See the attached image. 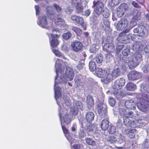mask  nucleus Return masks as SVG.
<instances>
[{
    "label": "nucleus",
    "instance_id": "f257e3e1",
    "mask_svg": "<svg viewBox=\"0 0 149 149\" xmlns=\"http://www.w3.org/2000/svg\"><path fill=\"white\" fill-rule=\"evenodd\" d=\"M133 26H130L127 20L125 18L122 19L118 22L117 24V29L119 30H122L125 29L122 32V34L123 33H128L129 32L130 29H131Z\"/></svg>",
    "mask_w": 149,
    "mask_h": 149
},
{
    "label": "nucleus",
    "instance_id": "f03ea898",
    "mask_svg": "<svg viewBox=\"0 0 149 149\" xmlns=\"http://www.w3.org/2000/svg\"><path fill=\"white\" fill-rule=\"evenodd\" d=\"M96 109L99 115L102 118L107 117V111L106 105L103 102H99L96 105Z\"/></svg>",
    "mask_w": 149,
    "mask_h": 149
},
{
    "label": "nucleus",
    "instance_id": "7ed1b4c3",
    "mask_svg": "<svg viewBox=\"0 0 149 149\" xmlns=\"http://www.w3.org/2000/svg\"><path fill=\"white\" fill-rule=\"evenodd\" d=\"M122 59L125 63H128V65L130 69H133L136 67V62H134V56L133 53L130 54L129 55L126 57H122Z\"/></svg>",
    "mask_w": 149,
    "mask_h": 149
},
{
    "label": "nucleus",
    "instance_id": "20e7f679",
    "mask_svg": "<svg viewBox=\"0 0 149 149\" xmlns=\"http://www.w3.org/2000/svg\"><path fill=\"white\" fill-rule=\"evenodd\" d=\"M134 33H138V36L140 37H144L147 34V30L146 27L143 25H140L137 28L133 29Z\"/></svg>",
    "mask_w": 149,
    "mask_h": 149
},
{
    "label": "nucleus",
    "instance_id": "39448f33",
    "mask_svg": "<svg viewBox=\"0 0 149 149\" xmlns=\"http://www.w3.org/2000/svg\"><path fill=\"white\" fill-rule=\"evenodd\" d=\"M72 50L75 52H81L83 50V45L80 42L75 40L72 42L71 44Z\"/></svg>",
    "mask_w": 149,
    "mask_h": 149
},
{
    "label": "nucleus",
    "instance_id": "423d86ee",
    "mask_svg": "<svg viewBox=\"0 0 149 149\" xmlns=\"http://www.w3.org/2000/svg\"><path fill=\"white\" fill-rule=\"evenodd\" d=\"M93 6L95 12L99 15L102 13L104 5L103 3L98 1L96 2H93Z\"/></svg>",
    "mask_w": 149,
    "mask_h": 149
},
{
    "label": "nucleus",
    "instance_id": "0eeeda50",
    "mask_svg": "<svg viewBox=\"0 0 149 149\" xmlns=\"http://www.w3.org/2000/svg\"><path fill=\"white\" fill-rule=\"evenodd\" d=\"M125 82V80L123 78H118L115 81L113 88L116 90H120L124 86Z\"/></svg>",
    "mask_w": 149,
    "mask_h": 149
},
{
    "label": "nucleus",
    "instance_id": "6e6552de",
    "mask_svg": "<svg viewBox=\"0 0 149 149\" xmlns=\"http://www.w3.org/2000/svg\"><path fill=\"white\" fill-rule=\"evenodd\" d=\"M60 36L56 34H51V37L49 38L51 45L53 47H56L58 45L59 42L58 39Z\"/></svg>",
    "mask_w": 149,
    "mask_h": 149
},
{
    "label": "nucleus",
    "instance_id": "1a4fd4ad",
    "mask_svg": "<svg viewBox=\"0 0 149 149\" xmlns=\"http://www.w3.org/2000/svg\"><path fill=\"white\" fill-rule=\"evenodd\" d=\"M136 131V130L134 128H123L122 131L123 134H129V137L130 139H133L135 137Z\"/></svg>",
    "mask_w": 149,
    "mask_h": 149
},
{
    "label": "nucleus",
    "instance_id": "9d476101",
    "mask_svg": "<svg viewBox=\"0 0 149 149\" xmlns=\"http://www.w3.org/2000/svg\"><path fill=\"white\" fill-rule=\"evenodd\" d=\"M127 76L129 79L132 81L138 79L141 77L140 74L134 70L130 71Z\"/></svg>",
    "mask_w": 149,
    "mask_h": 149
},
{
    "label": "nucleus",
    "instance_id": "9b49d317",
    "mask_svg": "<svg viewBox=\"0 0 149 149\" xmlns=\"http://www.w3.org/2000/svg\"><path fill=\"white\" fill-rule=\"evenodd\" d=\"M128 8L126 3L121 4L118 7L117 12V15L118 17H120L123 16L124 14V11L126 10Z\"/></svg>",
    "mask_w": 149,
    "mask_h": 149
},
{
    "label": "nucleus",
    "instance_id": "f8f14e48",
    "mask_svg": "<svg viewBox=\"0 0 149 149\" xmlns=\"http://www.w3.org/2000/svg\"><path fill=\"white\" fill-rule=\"evenodd\" d=\"M54 22L56 25L64 29L68 27L69 25L66 24L65 21L61 18L58 17L55 19Z\"/></svg>",
    "mask_w": 149,
    "mask_h": 149
},
{
    "label": "nucleus",
    "instance_id": "ddd939ff",
    "mask_svg": "<svg viewBox=\"0 0 149 149\" xmlns=\"http://www.w3.org/2000/svg\"><path fill=\"white\" fill-rule=\"evenodd\" d=\"M46 9L48 16L52 19H54L56 16V13L52 7L50 6H47Z\"/></svg>",
    "mask_w": 149,
    "mask_h": 149
},
{
    "label": "nucleus",
    "instance_id": "4468645a",
    "mask_svg": "<svg viewBox=\"0 0 149 149\" xmlns=\"http://www.w3.org/2000/svg\"><path fill=\"white\" fill-rule=\"evenodd\" d=\"M103 48L104 51L108 52H113L115 50V47L112 43H107L104 44Z\"/></svg>",
    "mask_w": 149,
    "mask_h": 149
},
{
    "label": "nucleus",
    "instance_id": "2eb2a0df",
    "mask_svg": "<svg viewBox=\"0 0 149 149\" xmlns=\"http://www.w3.org/2000/svg\"><path fill=\"white\" fill-rule=\"evenodd\" d=\"M66 79L67 81H71L73 78L74 74L72 69L68 68L65 71Z\"/></svg>",
    "mask_w": 149,
    "mask_h": 149
},
{
    "label": "nucleus",
    "instance_id": "dca6fc26",
    "mask_svg": "<svg viewBox=\"0 0 149 149\" xmlns=\"http://www.w3.org/2000/svg\"><path fill=\"white\" fill-rule=\"evenodd\" d=\"M47 18L46 15H43L40 20L37 22L38 25L43 28L47 27L48 24Z\"/></svg>",
    "mask_w": 149,
    "mask_h": 149
},
{
    "label": "nucleus",
    "instance_id": "f3484780",
    "mask_svg": "<svg viewBox=\"0 0 149 149\" xmlns=\"http://www.w3.org/2000/svg\"><path fill=\"white\" fill-rule=\"evenodd\" d=\"M71 19L76 25H79L84 20L82 17L75 15H72L71 17Z\"/></svg>",
    "mask_w": 149,
    "mask_h": 149
},
{
    "label": "nucleus",
    "instance_id": "a211bd4d",
    "mask_svg": "<svg viewBox=\"0 0 149 149\" xmlns=\"http://www.w3.org/2000/svg\"><path fill=\"white\" fill-rule=\"evenodd\" d=\"M125 105L128 109H134L136 108L135 103L131 100L126 101L125 102Z\"/></svg>",
    "mask_w": 149,
    "mask_h": 149
},
{
    "label": "nucleus",
    "instance_id": "6ab92c4d",
    "mask_svg": "<svg viewBox=\"0 0 149 149\" xmlns=\"http://www.w3.org/2000/svg\"><path fill=\"white\" fill-rule=\"evenodd\" d=\"M107 71L102 69L101 68H97L96 69V73L97 76L100 78H103L106 74Z\"/></svg>",
    "mask_w": 149,
    "mask_h": 149
},
{
    "label": "nucleus",
    "instance_id": "aec40b11",
    "mask_svg": "<svg viewBox=\"0 0 149 149\" xmlns=\"http://www.w3.org/2000/svg\"><path fill=\"white\" fill-rule=\"evenodd\" d=\"M86 103L88 107L90 109L93 107L94 105V100L92 96L88 95L87 97Z\"/></svg>",
    "mask_w": 149,
    "mask_h": 149
},
{
    "label": "nucleus",
    "instance_id": "412c9836",
    "mask_svg": "<svg viewBox=\"0 0 149 149\" xmlns=\"http://www.w3.org/2000/svg\"><path fill=\"white\" fill-rule=\"evenodd\" d=\"M95 115L92 112H88L86 115L85 118L87 122L91 123L94 119Z\"/></svg>",
    "mask_w": 149,
    "mask_h": 149
},
{
    "label": "nucleus",
    "instance_id": "4be33fe9",
    "mask_svg": "<svg viewBox=\"0 0 149 149\" xmlns=\"http://www.w3.org/2000/svg\"><path fill=\"white\" fill-rule=\"evenodd\" d=\"M109 124L108 120L107 119L103 120L101 124V129L104 130H107L109 127Z\"/></svg>",
    "mask_w": 149,
    "mask_h": 149
},
{
    "label": "nucleus",
    "instance_id": "5701e85b",
    "mask_svg": "<svg viewBox=\"0 0 149 149\" xmlns=\"http://www.w3.org/2000/svg\"><path fill=\"white\" fill-rule=\"evenodd\" d=\"M75 10L78 14L82 13L84 10V7L82 2L76 5L75 6Z\"/></svg>",
    "mask_w": 149,
    "mask_h": 149
},
{
    "label": "nucleus",
    "instance_id": "b1692460",
    "mask_svg": "<svg viewBox=\"0 0 149 149\" xmlns=\"http://www.w3.org/2000/svg\"><path fill=\"white\" fill-rule=\"evenodd\" d=\"M120 114L121 116L128 118H131L133 116V113L131 111L127 112L125 111H123L120 112Z\"/></svg>",
    "mask_w": 149,
    "mask_h": 149
},
{
    "label": "nucleus",
    "instance_id": "393cba45",
    "mask_svg": "<svg viewBox=\"0 0 149 149\" xmlns=\"http://www.w3.org/2000/svg\"><path fill=\"white\" fill-rule=\"evenodd\" d=\"M113 93L114 96L118 99H122L125 95L123 92L119 91L118 90L114 91Z\"/></svg>",
    "mask_w": 149,
    "mask_h": 149
},
{
    "label": "nucleus",
    "instance_id": "a878e982",
    "mask_svg": "<svg viewBox=\"0 0 149 149\" xmlns=\"http://www.w3.org/2000/svg\"><path fill=\"white\" fill-rule=\"evenodd\" d=\"M71 29L76 33L77 36H80L82 33V30L77 27L72 26Z\"/></svg>",
    "mask_w": 149,
    "mask_h": 149
},
{
    "label": "nucleus",
    "instance_id": "bb28decb",
    "mask_svg": "<svg viewBox=\"0 0 149 149\" xmlns=\"http://www.w3.org/2000/svg\"><path fill=\"white\" fill-rule=\"evenodd\" d=\"M126 86L127 90L130 91H133L135 90L136 88V84L131 82L128 83L126 84Z\"/></svg>",
    "mask_w": 149,
    "mask_h": 149
},
{
    "label": "nucleus",
    "instance_id": "cd10ccee",
    "mask_svg": "<svg viewBox=\"0 0 149 149\" xmlns=\"http://www.w3.org/2000/svg\"><path fill=\"white\" fill-rule=\"evenodd\" d=\"M80 79H75V80L76 86V88L79 91L83 90L84 88L83 86L81 84L82 82H80Z\"/></svg>",
    "mask_w": 149,
    "mask_h": 149
},
{
    "label": "nucleus",
    "instance_id": "c85d7f7f",
    "mask_svg": "<svg viewBox=\"0 0 149 149\" xmlns=\"http://www.w3.org/2000/svg\"><path fill=\"white\" fill-rule=\"evenodd\" d=\"M142 57L141 55L138 52H136L134 54V62L136 61L137 63H136V66H137L140 63V59Z\"/></svg>",
    "mask_w": 149,
    "mask_h": 149
},
{
    "label": "nucleus",
    "instance_id": "c756f323",
    "mask_svg": "<svg viewBox=\"0 0 149 149\" xmlns=\"http://www.w3.org/2000/svg\"><path fill=\"white\" fill-rule=\"evenodd\" d=\"M113 77L111 73L107 72L106 74L105 77L104 78V80L107 81L108 82H110L113 79Z\"/></svg>",
    "mask_w": 149,
    "mask_h": 149
},
{
    "label": "nucleus",
    "instance_id": "7c9ffc66",
    "mask_svg": "<svg viewBox=\"0 0 149 149\" xmlns=\"http://www.w3.org/2000/svg\"><path fill=\"white\" fill-rule=\"evenodd\" d=\"M111 74L113 77L115 78L120 76V69L117 68L114 69L111 72Z\"/></svg>",
    "mask_w": 149,
    "mask_h": 149
},
{
    "label": "nucleus",
    "instance_id": "2f4dec72",
    "mask_svg": "<svg viewBox=\"0 0 149 149\" xmlns=\"http://www.w3.org/2000/svg\"><path fill=\"white\" fill-rule=\"evenodd\" d=\"M52 51L54 53L55 55L57 56L61 57L65 59H66V57H65L59 51L53 49H52Z\"/></svg>",
    "mask_w": 149,
    "mask_h": 149
},
{
    "label": "nucleus",
    "instance_id": "473e14b6",
    "mask_svg": "<svg viewBox=\"0 0 149 149\" xmlns=\"http://www.w3.org/2000/svg\"><path fill=\"white\" fill-rule=\"evenodd\" d=\"M122 54L123 55L122 57H127L130 54V49L127 47L124 48L122 51Z\"/></svg>",
    "mask_w": 149,
    "mask_h": 149
},
{
    "label": "nucleus",
    "instance_id": "72a5a7b5",
    "mask_svg": "<svg viewBox=\"0 0 149 149\" xmlns=\"http://www.w3.org/2000/svg\"><path fill=\"white\" fill-rule=\"evenodd\" d=\"M89 66L90 70L91 71H93L97 68L95 63L93 61H90L89 62Z\"/></svg>",
    "mask_w": 149,
    "mask_h": 149
},
{
    "label": "nucleus",
    "instance_id": "f704fd0d",
    "mask_svg": "<svg viewBox=\"0 0 149 149\" xmlns=\"http://www.w3.org/2000/svg\"><path fill=\"white\" fill-rule=\"evenodd\" d=\"M61 88L59 86L56 87L55 92L56 97L58 98L59 97H61Z\"/></svg>",
    "mask_w": 149,
    "mask_h": 149
},
{
    "label": "nucleus",
    "instance_id": "c9c22d12",
    "mask_svg": "<svg viewBox=\"0 0 149 149\" xmlns=\"http://www.w3.org/2000/svg\"><path fill=\"white\" fill-rule=\"evenodd\" d=\"M63 118L64 122L68 125H69L71 121L70 118L69 116V115L67 114H65L64 115L63 117Z\"/></svg>",
    "mask_w": 149,
    "mask_h": 149
},
{
    "label": "nucleus",
    "instance_id": "e433bc0d",
    "mask_svg": "<svg viewBox=\"0 0 149 149\" xmlns=\"http://www.w3.org/2000/svg\"><path fill=\"white\" fill-rule=\"evenodd\" d=\"M72 34L70 32H68L63 34L62 36V38L65 40H67L70 38L72 37Z\"/></svg>",
    "mask_w": 149,
    "mask_h": 149
},
{
    "label": "nucleus",
    "instance_id": "4c0bfd02",
    "mask_svg": "<svg viewBox=\"0 0 149 149\" xmlns=\"http://www.w3.org/2000/svg\"><path fill=\"white\" fill-rule=\"evenodd\" d=\"M103 59V56L100 54H97L95 57V60L97 63H101Z\"/></svg>",
    "mask_w": 149,
    "mask_h": 149
},
{
    "label": "nucleus",
    "instance_id": "58836bf2",
    "mask_svg": "<svg viewBox=\"0 0 149 149\" xmlns=\"http://www.w3.org/2000/svg\"><path fill=\"white\" fill-rule=\"evenodd\" d=\"M85 140L86 142L88 145L94 146L95 144V142L92 138H87Z\"/></svg>",
    "mask_w": 149,
    "mask_h": 149
},
{
    "label": "nucleus",
    "instance_id": "ea45409f",
    "mask_svg": "<svg viewBox=\"0 0 149 149\" xmlns=\"http://www.w3.org/2000/svg\"><path fill=\"white\" fill-rule=\"evenodd\" d=\"M122 33V32H121L119 34L120 37H121L122 39L123 38V40H128L130 39V35L129 34L128 35L126 34L127 33H123L121 34Z\"/></svg>",
    "mask_w": 149,
    "mask_h": 149
},
{
    "label": "nucleus",
    "instance_id": "a19ab883",
    "mask_svg": "<svg viewBox=\"0 0 149 149\" xmlns=\"http://www.w3.org/2000/svg\"><path fill=\"white\" fill-rule=\"evenodd\" d=\"M103 12L102 15L105 18H108L109 16L110 13L109 11L107 9H105L104 10H103Z\"/></svg>",
    "mask_w": 149,
    "mask_h": 149
},
{
    "label": "nucleus",
    "instance_id": "79ce46f5",
    "mask_svg": "<svg viewBox=\"0 0 149 149\" xmlns=\"http://www.w3.org/2000/svg\"><path fill=\"white\" fill-rule=\"evenodd\" d=\"M108 141L109 142L111 143H114L117 141V140L116 137L113 136H109L107 139Z\"/></svg>",
    "mask_w": 149,
    "mask_h": 149
},
{
    "label": "nucleus",
    "instance_id": "37998d69",
    "mask_svg": "<svg viewBox=\"0 0 149 149\" xmlns=\"http://www.w3.org/2000/svg\"><path fill=\"white\" fill-rule=\"evenodd\" d=\"M116 100L112 97H110L109 99V103L110 106L113 107L115 104Z\"/></svg>",
    "mask_w": 149,
    "mask_h": 149
},
{
    "label": "nucleus",
    "instance_id": "c03bdc74",
    "mask_svg": "<svg viewBox=\"0 0 149 149\" xmlns=\"http://www.w3.org/2000/svg\"><path fill=\"white\" fill-rule=\"evenodd\" d=\"M81 62H79V63L77 66V68L79 70L83 69V66L84 65V61L81 60Z\"/></svg>",
    "mask_w": 149,
    "mask_h": 149
},
{
    "label": "nucleus",
    "instance_id": "a18cd8bd",
    "mask_svg": "<svg viewBox=\"0 0 149 149\" xmlns=\"http://www.w3.org/2000/svg\"><path fill=\"white\" fill-rule=\"evenodd\" d=\"M74 149H83V146L80 144H75L72 146Z\"/></svg>",
    "mask_w": 149,
    "mask_h": 149
},
{
    "label": "nucleus",
    "instance_id": "49530a36",
    "mask_svg": "<svg viewBox=\"0 0 149 149\" xmlns=\"http://www.w3.org/2000/svg\"><path fill=\"white\" fill-rule=\"evenodd\" d=\"M53 6L57 12L58 13H61V12L62 8L57 4L54 3L53 5Z\"/></svg>",
    "mask_w": 149,
    "mask_h": 149
},
{
    "label": "nucleus",
    "instance_id": "de8ad7c7",
    "mask_svg": "<svg viewBox=\"0 0 149 149\" xmlns=\"http://www.w3.org/2000/svg\"><path fill=\"white\" fill-rule=\"evenodd\" d=\"M116 131V128L115 127L113 126H111L109 130V132L110 134H113Z\"/></svg>",
    "mask_w": 149,
    "mask_h": 149
},
{
    "label": "nucleus",
    "instance_id": "09e8293b",
    "mask_svg": "<svg viewBox=\"0 0 149 149\" xmlns=\"http://www.w3.org/2000/svg\"><path fill=\"white\" fill-rule=\"evenodd\" d=\"M148 139H146L143 141L142 146L143 147L144 146V147H145V149H147L148 147Z\"/></svg>",
    "mask_w": 149,
    "mask_h": 149
},
{
    "label": "nucleus",
    "instance_id": "8fccbe9b",
    "mask_svg": "<svg viewBox=\"0 0 149 149\" xmlns=\"http://www.w3.org/2000/svg\"><path fill=\"white\" fill-rule=\"evenodd\" d=\"M103 22L104 25L107 28L110 27V22L107 19H103Z\"/></svg>",
    "mask_w": 149,
    "mask_h": 149
},
{
    "label": "nucleus",
    "instance_id": "3c124183",
    "mask_svg": "<svg viewBox=\"0 0 149 149\" xmlns=\"http://www.w3.org/2000/svg\"><path fill=\"white\" fill-rule=\"evenodd\" d=\"M82 0H72L71 3L72 5L74 6H75L76 5L80 3L81 2Z\"/></svg>",
    "mask_w": 149,
    "mask_h": 149
},
{
    "label": "nucleus",
    "instance_id": "603ef678",
    "mask_svg": "<svg viewBox=\"0 0 149 149\" xmlns=\"http://www.w3.org/2000/svg\"><path fill=\"white\" fill-rule=\"evenodd\" d=\"M61 125L62 128L63 130V133L65 134H68L69 133V131H68V129H67L65 127V126L64 125H62V123L61 122Z\"/></svg>",
    "mask_w": 149,
    "mask_h": 149
},
{
    "label": "nucleus",
    "instance_id": "864d4df0",
    "mask_svg": "<svg viewBox=\"0 0 149 149\" xmlns=\"http://www.w3.org/2000/svg\"><path fill=\"white\" fill-rule=\"evenodd\" d=\"M125 118L124 119L123 123L125 125L128 126L130 120L127 117Z\"/></svg>",
    "mask_w": 149,
    "mask_h": 149
},
{
    "label": "nucleus",
    "instance_id": "5fc2aeb1",
    "mask_svg": "<svg viewBox=\"0 0 149 149\" xmlns=\"http://www.w3.org/2000/svg\"><path fill=\"white\" fill-rule=\"evenodd\" d=\"M94 126L92 124H90L89 126H88L87 128L88 131L90 132H93V131Z\"/></svg>",
    "mask_w": 149,
    "mask_h": 149
},
{
    "label": "nucleus",
    "instance_id": "6e6d98bb",
    "mask_svg": "<svg viewBox=\"0 0 149 149\" xmlns=\"http://www.w3.org/2000/svg\"><path fill=\"white\" fill-rule=\"evenodd\" d=\"M136 126V124L134 123V120H130L128 126V127L133 128L135 127Z\"/></svg>",
    "mask_w": 149,
    "mask_h": 149
},
{
    "label": "nucleus",
    "instance_id": "4d7b16f0",
    "mask_svg": "<svg viewBox=\"0 0 149 149\" xmlns=\"http://www.w3.org/2000/svg\"><path fill=\"white\" fill-rule=\"evenodd\" d=\"M124 46L123 45H118L116 48V50L117 52H119L124 47Z\"/></svg>",
    "mask_w": 149,
    "mask_h": 149
},
{
    "label": "nucleus",
    "instance_id": "13d9d810",
    "mask_svg": "<svg viewBox=\"0 0 149 149\" xmlns=\"http://www.w3.org/2000/svg\"><path fill=\"white\" fill-rule=\"evenodd\" d=\"M132 4L133 6L135 8H141V6H139L138 4L134 1H133L132 3Z\"/></svg>",
    "mask_w": 149,
    "mask_h": 149
},
{
    "label": "nucleus",
    "instance_id": "bf43d9fd",
    "mask_svg": "<svg viewBox=\"0 0 149 149\" xmlns=\"http://www.w3.org/2000/svg\"><path fill=\"white\" fill-rule=\"evenodd\" d=\"M79 24V25H81V27L83 28V29L84 30H85L86 29V24L84 23V20H83V21Z\"/></svg>",
    "mask_w": 149,
    "mask_h": 149
},
{
    "label": "nucleus",
    "instance_id": "052dcab7",
    "mask_svg": "<svg viewBox=\"0 0 149 149\" xmlns=\"http://www.w3.org/2000/svg\"><path fill=\"white\" fill-rule=\"evenodd\" d=\"M143 105L145 109H147L148 107H149V101L145 100Z\"/></svg>",
    "mask_w": 149,
    "mask_h": 149
},
{
    "label": "nucleus",
    "instance_id": "680f3d73",
    "mask_svg": "<svg viewBox=\"0 0 149 149\" xmlns=\"http://www.w3.org/2000/svg\"><path fill=\"white\" fill-rule=\"evenodd\" d=\"M35 8L36 10V15H39L40 13V8L39 6H38L36 5L35 6Z\"/></svg>",
    "mask_w": 149,
    "mask_h": 149
},
{
    "label": "nucleus",
    "instance_id": "e2e57ef3",
    "mask_svg": "<svg viewBox=\"0 0 149 149\" xmlns=\"http://www.w3.org/2000/svg\"><path fill=\"white\" fill-rule=\"evenodd\" d=\"M144 50L146 53H149V45H146L144 47Z\"/></svg>",
    "mask_w": 149,
    "mask_h": 149
},
{
    "label": "nucleus",
    "instance_id": "0e129e2a",
    "mask_svg": "<svg viewBox=\"0 0 149 149\" xmlns=\"http://www.w3.org/2000/svg\"><path fill=\"white\" fill-rule=\"evenodd\" d=\"M90 13L91 11L90 10L88 9H87L85 11L84 15L86 17H88L90 15Z\"/></svg>",
    "mask_w": 149,
    "mask_h": 149
},
{
    "label": "nucleus",
    "instance_id": "69168bd1",
    "mask_svg": "<svg viewBox=\"0 0 149 149\" xmlns=\"http://www.w3.org/2000/svg\"><path fill=\"white\" fill-rule=\"evenodd\" d=\"M139 3L142 5H143V4L145 2V0H136Z\"/></svg>",
    "mask_w": 149,
    "mask_h": 149
},
{
    "label": "nucleus",
    "instance_id": "338daca9",
    "mask_svg": "<svg viewBox=\"0 0 149 149\" xmlns=\"http://www.w3.org/2000/svg\"><path fill=\"white\" fill-rule=\"evenodd\" d=\"M138 14V13H137V14H136V16H134L133 17L134 18L136 19V20H137L138 19H140V16H137V14Z\"/></svg>",
    "mask_w": 149,
    "mask_h": 149
},
{
    "label": "nucleus",
    "instance_id": "774afa93",
    "mask_svg": "<svg viewBox=\"0 0 149 149\" xmlns=\"http://www.w3.org/2000/svg\"><path fill=\"white\" fill-rule=\"evenodd\" d=\"M145 18L147 21H149V14H146L145 16Z\"/></svg>",
    "mask_w": 149,
    "mask_h": 149
}]
</instances>
